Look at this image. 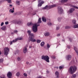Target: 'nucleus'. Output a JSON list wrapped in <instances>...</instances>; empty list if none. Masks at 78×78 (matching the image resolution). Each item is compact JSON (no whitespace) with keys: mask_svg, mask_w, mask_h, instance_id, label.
I'll return each mask as SVG.
<instances>
[{"mask_svg":"<svg viewBox=\"0 0 78 78\" xmlns=\"http://www.w3.org/2000/svg\"><path fill=\"white\" fill-rule=\"evenodd\" d=\"M41 23H42L41 18H39L37 23L34 24L32 27V31H33L34 33H36L37 31V27L40 26V24H39Z\"/></svg>","mask_w":78,"mask_h":78,"instance_id":"nucleus-1","label":"nucleus"},{"mask_svg":"<svg viewBox=\"0 0 78 78\" xmlns=\"http://www.w3.org/2000/svg\"><path fill=\"white\" fill-rule=\"evenodd\" d=\"M27 33L28 34V36H29V42L31 41L33 42H34L36 41V39H34V34L31 33V30H28Z\"/></svg>","mask_w":78,"mask_h":78,"instance_id":"nucleus-2","label":"nucleus"},{"mask_svg":"<svg viewBox=\"0 0 78 78\" xmlns=\"http://www.w3.org/2000/svg\"><path fill=\"white\" fill-rule=\"evenodd\" d=\"M76 66H71L68 70L69 72L72 75L75 73V72L76 70Z\"/></svg>","mask_w":78,"mask_h":78,"instance_id":"nucleus-3","label":"nucleus"},{"mask_svg":"<svg viewBox=\"0 0 78 78\" xmlns=\"http://www.w3.org/2000/svg\"><path fill=\"white\" fill-rule=\"evenodd\" d=\"M41 59L44 60L47 62H50V61L49 60L50 58L48 55L44 56V55H43L41 56Z\"/></svg>","mask_w":78,"mask_h":78,"instance_id":"nucleus-4","label":"nucleus"},{"mask_svg":"<svg viewBox=\"0 0 78 78\" xmlns=\"http://www.w3.org/2000/svg\"><path fill=\"white\" fill-rule=\"evenodd\" d=\"M21 40H23V38L21 37L17 38L15 39V40H13L12 41H10L9 44L10 45H12V44L13 42V43H15V42H16L17 41H21Z\"/></svg>","mask_w":78,"mask_h":78,"instance_id":"nucleus-5","label":"nucleus"},{"mask_svg":"<svg viewBox=\"0 0 78 78\" xmlns=\"http://www.w3.org/2000/svg\"><path fill=\"white\" fill-rule=\"evenodd\" d=\"M9 52V48H4V55L5 56H7L8 55V53Z\"/></svg>","mask_w":78,"mask_h":78,"instance_id":"nucleus-6","label":"nucleus"},{"mask_svg":"<svg viewBox=\"0 0 78 78\" xmlns=\"http://www.w3.org/2000/svg\"><path fill=\"white\" fill-rule=\"evenodd\" d=\"M58 12L59 14H61L63 12V10L62 9V8L60 6H58Z\"/></svg>","mask_w":78,"mask_h":78,"instance_id":"nucleus-7","label":"nucleus"},{"mask_svg":"<svg viewBox=\"0 0 78 78\" xmlns=\"http://www.w3.org/2000/svg\"><path fill=\"white\" fill-rule=\"evenodd\" d=\"M38 7L42 6V4H44V1H42V0H39L38 1Z\"/></svg>","mask_w":78,"mask_h":78,"instance_id":"nucleus-8","label":"nucleus"},{"mask_svg":"<svg viewBox=\"0 0 78 78\" xmlns=\"http://www.w3.org/2000/svg\"><path fill=\"white\" fill-rule=\"evenodd\" d=\"M66 58L67 61H70L72 59V55H68L66 56Z\"/></svg>","mask_w":78,"mask_h":78,"instance_id":"nucleus-9","label":"nucleus"},{"mask_svg":"<svg viewBox=\"0 0 78 78\" xmlns=\"http://www.w3.org/2000/svg\"><path fill=\"white\" fill-rule=\"evenodd\" d=\"M15 24H18V25H20L21 24H22V22L19 20V21H15L14 22Z\"/></svg>","mask_w":78,"mask_h":78,"instance_id":"nucleus-10","label":"nucleus"},{"mask_svg":"<svg viewBox=\"0 0 78 78\" xmlns=\"http://www.w3.org/2000/svg\"><path fill=\"white\" fill-rule=\"evenodd\" d=\"M7 76L8 78H11V77L12 76V74L11 72L9 71L7 73Z\"/></svg>","mask_w":78,"mask_h":78,"instance_id":"nucleus-11","label":"nucleus"},{"mask_svg":"<svg viewBox=\"0 0 78 78\" xmlns=\"http://www.w3.org/2000/svg\"><path fill=\"white\" fill-rule=\"evenodd\" d=\"M56 5L54 4L53 5H51L50 6H49V9H51V8H55V7H56Z\"/></svg>","mask_w":78,"mask_h":78,"instance_id":"nucleus-12","label":"nucleus"},{"mask_svg":"<svg viewBox=\"0 0 78 78\" xmlns=\"http://www.w3.org/2000/svg\"><path fill=\"white\" fill-rule=\"evenodd\" d=\"M56 76L57 78H59V73L58 71H56L55 73Z\"/></svg>","mask_w":78,"mask_h":78,"instance_id":"nucleus-13","label":"nucleus"},{"mask_svg":"<svg viewBox=\"0 0 78 78\" xmlns=\"http://www.w3.org/2000/svg\"><path fill=\"white\" fill-rule=\"evenodd\" d=\"M75 8H71L69 10V12L70 13H72L73 12L75 11Z\"/></svg>","mask_w":78,"mask_h":78,"instance_id":"nucleus-14","label":"nucleus"},{"mask_svg":"<svg viewBox=\"0 0 78 78\" xmlns=\"http://www.w3.org/2000/svg\"><path fill=\"white\" fill-rule=\"evenodd\" d=\"M27 48H24L23 49V52L24 53H26L27 52Z\"/></svg>","mask_w":78,"mask_h":78,"instance_id":"nucleus-15","label":"nucleus"},{"mask_svg":"<svg viewBox=\"0 0 78 78\" xmlns=\"http://www.w3.org/2000/svg\"><path fill=\"white\" fill-rule=\"evenodd\" d=\"M42 19L43 22H47V19L44 17H42Z\"/></svg>","mask_w":78,"mask_h":78,"instance_id":"nucleus-16","label":"nucleus"},{"mask_svg":"<svg viewBox=\"0 0 78 78\" xmlns=\"http://www.w3.org/2000/svg\"><path fill=\"white\" fill-rule=\"evenodd\" d=\"M33 25V24L32 22H29L27 23V25L29 27L30 26H32Z\"/></svg>","mask_w":78,"mask_h":78,"instance_id":"nucleus-17","label":"nucleus"},{"mask_svg":"<svg viewBox=\"0 0 78 78\" xmlns=\"http://www.w3.org/2000/svg\"><path fill=\"white\" fill-rule=\"evenodd\" d=\"M33 25V24L32 22H29L27 23V25L29 27L30 26H32Z\"/></svg>","mask_w":78,"mask_h":78,"instance_id":"nucleus-18","label":"nucleus"},{"mask_svg":"<svg viewBox=\"0 0 78 78\" xmlns=\"http://www.w3.org/2000/svg\"><path fill=\"white\" fill-rule=\"evenodd\" d=\"M1 30H6V27L5 26H4L1 28Z\"/></svg>","mask_w":78,"mask_h":78,"instance_id":"nucleus-19","label":"nucleus"},{"mask_svg":"<svg viewBox=\"0 0 78 78\" xmlns=\"http://www.w3.org/2000/svg\"><path fill=\"white\" fill-rule=\"evenodd\" d=\"M45 45V42L42 41L40 44V45L41 47H44Z\"/></svg>","mask_w":78,"mask_h":78,"instance_id":"nucleus-20","label":"nucleus"},{"mask_svg":"<svg viewBox=\"0 0 78 78\" xmlns=\"http://www.w3.org/2000/svg\"><path fill=\"white\" fill-rule=\"evenodd\" d=\"M49 8V6L48 5H46L45 6V7H43L42 8L43 9H48Z\"/></svg>","mask_w":78,"mask_h":78,"instance_id":"nucleus-21","label":"nucleus"},{"mask_svg":"<svg viewBox=\"0 0 78 78\" xmlns=\"http://www.w3.org/2000/svg\"><path fill=\"white\" fill-rule=\"evenodd\" d=\"M61 19H62V17H60L58 18V22H61Z\"/></svg>","mask_w":78,"mask_h":78,"instance_id":"nucleus-22","label":"nucleus"},{"mask_svg":"<svg viewBox=\"0 0 78 78\" xmlns=\"http://www.w3.org/2000/svg\"><path fill=\"white\" fill-rule=\"evenodd\" d=\"M49 34L50 33H49V32H47L44 34V35L45 36H48Z\"/></svg>","mask_w":78,"mask_h":78,"instance_id":"nucleus-23","label":"nucleus"},{"mask_svg":"<svg viewBox=\"0 0 78 78\" xmlns=\"http://www.w3.org/2000/svg\"><path fill=\"white\" fill-rule=\"evenodd\" d=\"M68 0H62L61 1V2L62 3H66Z\"/></svg>","mask_w":78,"mask_h":78,"instance_id":"nucleus-24","label":"nucleus"},{"mask_svg":"<svg viewBox=\"0 0 78 78\" xmlns=\"http://www.w3.org/2000/svg\"><path fill=\"white\" fill-rule=\"evenodd\" d=\"M72 6L73 8H75V9H78V7L75 5H72Z\"/></svg>","mask_w":78,"mask_h":78,"instance_id":"nucleus-25","label":"nucleus"},{"mask_svg":"<svg viewBox=\"0 0 78 78\" xmlns=\"http://www.w3.org/2000/svg\"><path fill=\"white\" fill-rule=\"evenodd\" d=\"M48 25L49 26H51V25H52V24L51 23V22H48Z\"/></svg>","mask_w":78,"mask_h":78,"instance_id":"nucleus-26","label":"nucleus"},{"mask_svg":"<svg viewBox=\"0 0 78 78\" xmlns=\"http://www.w3.org/2000/svg\"><path fill=\"white\" fill-rule=\"evenodd\" d=\"M46 45L47 48L49 49V48L50 47V45L48 44H47Z\"/></svg>","mask_w":78,"mask_h":78,"instance_id":"nucleus-27","label":"nucleus"},{"mask_svg":"<svg viewBox=\"0 0 78 78\" xmlns=\"http://www.w3.org/2000/svg\"><path fill=\"white\" fill-rule=\"evenodd\" d=\"M11 0H5V1H7L9 3H11L12 2Z\"/></svg>","mask_w":78,"mask_h":78,"instance_id":"nucleus-28","label":"nucleus"},{"mask_svg":"<svg viewBox=\"0 0 78 78\" xmlns=\"http://www.w3.org/2000/svg\"><path fill=\"white\" fill-rule=\"evenodd\" d=\"M73 28H78V24L74 25Z\"/></svg>","mask_w":78,"mask_h":78,"instance_id":"nucleus-29","label":"nucleus"},{"mask_svg":"<svg viewBox=\"0 0 78 78\" xmlns=\"http://www.w3.org/2000/svg\"><path fill=\"white\" fill-rule=\"evenodd\" d=\"M76 75L75 74H73L72 75V78H76Z\"/></svg>","mask_w":78,"mask_h":78,"instance_id":"nucleus-30","label":"nucleus"},{"mask_svg":"<svg viewBox=\"0 0 78 78\" xmlns=\"http://www.w3.org/2000/svg\"><path fill=\"white\" fill-rule=\"evenodd\" d=\"M16 4H17V5H20V1H16Z\"/></svg>","mask_w":78,"mask_h":78,"instance_id":"nucleus-31","label":"nucleus"},{"mask_svg":"<svg viewBox=\"0 0 78 78\" xmlns=\"http://www.w3.org/2000/svg\"><path fill=\"white\" fill-rule=\"evenodd\" d=\"M72 22L74 24H75V25H76V20H73L72 21Z\"/></svg>","mask_w":78,"mask_h":78,"instance_id":"nucleus-32","label":"nucleus"},{"mask_svg":"<svg viewBox=\"0 0 78 78\" xmlns=\"http://www.w3.org/2000/svg\"><path fill=\"white\" fill-rule=\"evenodd\" d=\"M9 12H12V13H13V12H14V10H13L12 9H10L9 10Z\"/></svg>","mask_w":78,"mask_h":78,"instance_id":"nucleus-33","label":"nucleus"},{"mask_svg":"<svg viewBox=\"0 0 78 78\" xmlns=\"http://www.w3.org/2000/svg\"><path fill=\"white\" fill-rule=\"evenodd\" d=\"M41 42V40H38V39H37V43H40Z\"/></svg>","mask_w":78,"mask_h":78,"instance_id":"nucleus-34","label":"nucleus"},{"mask_svg":"<svg viewBox=\"0 0 78 78\" xmlns=\"http://www.w3.org/2000/svg\"><path fill=\"white\" fill-rule=\"evenodd\" d=\"M67 48L69 49H70L71 48V46L70 45H67Z\"/></svg>","mask_w":78,"mask_h":78,"instance_id":"nucleus-35","label":"nucleus"},{"mask_svg":"<svg viewBox=\"0 0 78 78\" xmlns=\"http://www.w3.org/2000/svg\"><path fill=\"white\" fill-rule=\"evenodd\" d=\"M74 50L75 51L78 50V48H77L76 47L74 46Z\"/></svg>","mask_w":78,"mask_h":78,"instance_id":"nucleus-36","label":"nucleus"},{"mask_svg":"<svg viewBox=\"0 0 78 78\" xmlns=\"http://www.w3.org/2000/svg\"><path fill=\"white\" fill-rule=\"evenodd\" d=\"M69 28H70V26H66L65 27V29H69Z\"/></svg>","mask_w":78,"mask_h":78,"instance_id":"nucleus-37","label":"nucleus"},{"mask_svg":"<svg viewBox=\"0 0 78 78\" xmlns=\"http://www.w3.org/2000/svg\"><path fill=\"white\" fill-rule=\"evenodd\" d=\"M17 59L18 61H20L21 60V58H20L19 57H18L17 58Z\"/></svg>","mask_w":78,"mask_h":78,"instance_id":"nucleus-38","label":"nucleus"},{"mask_svg":"<svg viewBox=\"0 0 78 78\" xmlns=\"http://www.w3.org/2000/svg\"><path fill=\"white\" fill-rule=\"evenodd\" d=\"M16 75L17 76H19V75H20V73H19V72H18L16 74Z\"/></svg>","mask_w":78,"mask_h":78,"instance_id":"nucleus-39","label":"nucleus"},{"mask_svg":"<svg viewBox=\"0 0 78 78\" xmlns=\"http://www.w3.org/2000/svg\"><path fill=\"white\" fill-rule=\"evenodd\" d=\"M69 40L70 42H72V39L71 38H69Z\"/></svg>","mask_w":78,"mask_h":78,"instance_id":"nucleus-40","label":"nucleus"},{"mask_svg":"<svg viewBox=\"0 0 78 78\" xmlns=\"http://www.w3.org/2000/svg\"><path fill=\"white\" fill-rule=\"evenodd\" d=\"M3 59L1 58L0 59V62L1 63V62H3Z\"/></svg>","mask_w":78,"mask_h":78,"instance_id":"nucleus-41","label":"nucleus"},{"mask_svg":"<svg viewBox=\"0 0 78 78\" xmlns=\"http://www.w3.org/2000/svg\"><path fill=\"white\" fill-rule=\"evenodd\" d=\"M14 33H17V32H18V31H17V30H15L14 31Z\"/></svg>","mask_w":78,"mask_h":78,"instance_id":"nucleus-42","label":"nucleus"},{"mask_svg":"<svg viewBox=\"0 0 78 78\" xmlns=\"http://www.w3.org/2000/svg\"><path fill=\"white\" fill-rule=\"evenodd\" d=\"M51 58L52 59H55L56 58V57H55V56H51Z\"/></svg>","mask_w":78,"mask_h":78,"instance_id":"nucleus-43","label":"nucleus"},{"mask_svg":"<svg viewBox=\"0 0 78 78\" xmlns=\"http://www.w3.org/2000/svg\"><path fill=\"white\" fill-rule=\"evenodd\" d=\"M56 30H59V27H57Z\"/></svg>","mask_w":78,"mask_h":78,"instance_id":"nucleus-44","label":"nucleus"},{"mask_svg":"<svg viewBox=\"0 0 78 78\" xmlns=\"http://www.w3.org/2000/svg\"><path fill=\"white\" fill-rule=\"evenodd\" d=\"M62 68H63V67H62V66H60L59 67V69L60 70H61V69H62Z\"/></svg>","mask_w":78,"mask_h":78,"instance_id":"nucleus-45","label":"nucleus"},{"mask_svg":"<svg viewBox=\"0 0 78 78\" xmlns=\"http://www.w3.org/2000/svg\"><path fill=\"white\" fill-rule=\"evenodd\" d=\"M8 23H9V22L7 21L5 22V25H8Z\"/></svg>","mask_w":78,"mask_h":78,"instance_id":"nucleus-46","label":"nucleus"},{"mask_svg":"<svg viewBox=\"0 0 78 78\" xmlns=\"http://www.w3.org/2000/svg\"><path fill=\"white\" fill-rule=\"evenodd\" d=\"M3 25H4V23L3 22H2L1 24V26L2 27V26H3Z\"/></svg>","mask_w":78,"mask_h":78,"instance_id":"nucleus-47","label":"nucleus"},{"mask_svg":"<svg viewBox=\"0 0 78 78\" xmlns=\"http://www.w3.org/2000/svg\"><path fill=\"white\" fill-rule=\"evenodd\" d=\"M75 51H76V53H77V55L78 56V50H76Z\"/></svg>","mask_w":78,"mask_h":78,"instance_id":"nucleus-48","label":"nucleus"},{"mask_svg":"<svg viewBox=\"0 0 78 78\" xmlns=\"http://www.w3.org/2000/svg\"><path fill=\"white\" fill-rule=\"evenodd\" d=\"M36 12H34V13L32 14L33 16H34V15H36Z\"/></svg>","mask_w":78,"mask_h":78,"instance_id":"nucleus-49","label":"nucleus"},{"mask_svg":"<svg viewBox=\"0 0 78 78\" xmlns=\"http://www.w3.org/2000/svg\"><path fill=\"white\" fill-rule=\"evenodd\" d=\"M24 76H27V73H24Z\"/></svg>","mask_w":78,"mask_h":78,"instance_id":"nucleus-50","label":"nucleus"},{"mask_svg":"<svg viewBox=\"0 0 78 78\" xmlns=\"http://www.w3.org/2000/svg\"><path fill=\"white\" fill-rule=\"evenodd\" d=\"M28 44H26V46L24 47V48H27V47H28Z\"/></svg>","mask_w":78,"mask_h":78,"instance_id":"nucleus-51","label":"nucleus"},{"mask_svg":"<svg viewBox=\"0 0 78 78\" xmlns=\"http://www.w3.org/2000/svg\"><path fill=\"white\" fill-rule=\"evenodd\" d=\"M60 34H58L57 35V36L58 37H59V36H60Z\"/></svg>","mask_w":78,"mask_h":78,"instance_id":"nucleus-52","label":"nucleus"},{"mask_svg":"<svg viewBox=\"0 0 78 78\" xmlns=\"http://www.w3.org/2000/svg\"><path fill=\"white\" fill-rule=\"evenodd\" d=\"M29 48H32V46H30L29 47Z\"/></svg>","mask_w":78,"mask_h":78,"instance_id":"nucleus-53","label":"nucleus"},{"mask_svg":"<svg viewBox=\"0 0 78 78\" xmlns=\"http://www.w3.org/2000/svg\"><path fill=\"white\" fill-rule=\"evenodd\" d=\"M26 64H29V62H26Z\"/></svg>","mask_w":78,"mask_h":78,"instance_id":"nucleus-54","label":"nucleus"},{"mask_svg":"<svg viewBox=\"0 0 78 78\" xmlns=\"http://www.w3.org/2000/svg\"><path fill=\"white\" fill-rule=\"evenodd\" d=\"M56 69H59V67H58V66H57V67H56Z\"/></svg>","mask_w":78,"mask_h":78,"instance_id":"nucleus-55","label":"nucleus"},{"mask_svg":"<svg viewBox=\"0 0 78 78\" xmlns=\"http://www.w3.org/2000/svg\"><path fill=\"white\" fill-rule=\"evenodd\" d=\"M2 55V52H1V51H0V55Z\"/></svg>","mask_w":78,"mask_h":78,"instance_id":"nucleus-56","label":"nucleus"},{"mask_svg":"<svg viewBox=\"0 0 78 78\" xmlns=\"http://www.w3.org/2000/svg\"><path fill=\"white\" fill-rule=\"evenodd\" d=\"M11 34H14V33L13 32H11Z\"/></svg>","mask_w":78,"mask_h":78,"instance_id":"nucleus-57","label":"nucleus"},{"mask_svg":"<svg viewBox=\"0 0 78 78\" xmlns=\"http://www.w3.org/2000/svg\"><path fill=\"white\" fill-rule=\"evenodd\" d=\"M0 78H5L4 77H2L1 76H0Z\"/></svg>","mask_w":78,"mask_h":78,"instance_id":"nucleus-58","label":"nucleus"},{"mask_svg":"<svg viewBox=\"0 0 78 78\" xmlns=\"http://www.w3.org/2000/svg\"><path fill=\"white\" fill-rule=\"evenodd\" d=\"M12 6V5H9V6Z\"/></svg>","mask_w":78,"mask_h":78,"instance_id":"nucleus-59","label":"nucleus"},{"mask_svg":"<svg viewBox=\"0 0 78 78\" xmlns=\"http://www.w3.org/2000/svg\"><path fill=\"white\" fill-rule=\"evenodd\" d=\"M14 8L13 7V10L14 11Z\"/></svg>","mask_w":78,"mask_h":78,"instance_id":"nucleus-60","label":"nucleus"},{"mask_svg":"<svg viewBox=\"0 0 78 78\" xmlns=\"http://www.w3.org/2000/svg\"><path fill=\"white\" fill-rule=\"evenodd\" d=\"M47 72H48V71H47Z\"/></svg>","mask_w":78,"mask_h":78,"instance_id":"nucleus-61","label":"nucleus"},{"mask_svg":"<svg viewBox=\"0 0 78 78\" xmlns=\"http://www.w3.org/2000/svg\"><path fill=\"white\" fill-rule=\"evenodd\" d=\"M44 48H45V47L44 46Z\"/></svg>","mask_w":78,"mask_h":78,"instance_id":"nucleus-62","label":"nucleus"},{"mask_svg":"<svg viewBox=\"0 0 78 78\" xmlns=\"http://www.w3.org/2000/svg\"><path fill=\"white\" fill-rule=\"evenodd\" d=\"M1 1H0V3H1Z\"/></svg>","mask_w":78,"mask_h":78,"instance_id":"nucleus-63","label":"nucleus"},{"mask_svg":"<svg viewBox=\"0 0 78 78\" xmlns=\"http://www.w3.org/2000/svg\"><path fill=\"white\" fill-rule=\"evenodd\" d=\"M31 9H32V8H31Z\"/></svg>","mask_w":78,"mask_h":78,"instance_id":"nucleus-64","label":"nucleus"}]
</instances>
